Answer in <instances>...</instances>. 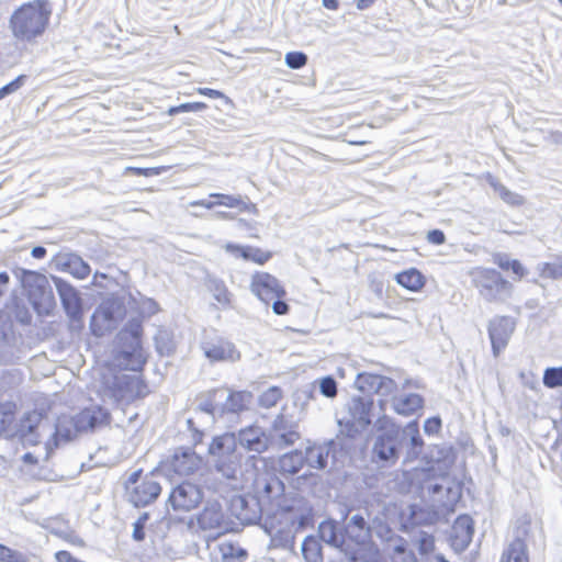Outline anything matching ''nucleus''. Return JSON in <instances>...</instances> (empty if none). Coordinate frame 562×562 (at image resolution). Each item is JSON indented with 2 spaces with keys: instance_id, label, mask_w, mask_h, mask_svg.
Returning a JSON list of instances; mask_svg holds the SVG:
<instances>
[{
  "instance_id": "obj_1",
  "label": "nucleus",
  "mask_w": 562,
  "mask_h": 562,
  "mask_svg": "<svg viewBox=\"0 0 562 562\" xmlns=\"http://www.w3.org/2000/svg\"><path fill=\"white\" fill-rule=\"evenodd\" d=\"M342 530L346 541L349 540L357 546H367L375 535L381 540H391L393 531L380 517H371L366 508L363 510H347L341 515Z\"/></svg>"
},
{
  "instance_id": "obj_2",
  "label": "nucleus",
  "mask_w": 562,
  "mask_h": 562,
  "mask_svg": "<svg viewBox=\"0 0 562 562\" xmlns=\"http://www.w3.org/2000/svg\"><path fill=\"white\" fill-rule=\"evenodd\" d=\"M50 14L52 9L45 0H35L22 4L10 19L13 36L23 42H32L42 36Z\"/></svg>"
},
{
  "instance_id": "obj_3",
  "label": "nucleus",
  "mask_w": 562,
  "mask_h": 562,
  "mask_svg": "<svg viewBox=\"0 0 562 562\" xmlns=\"http://www.w3.org/2000/svg\"><path fill=\"white\" fill-rule=\"evenodd\" d=\"M143 327L139 319H131L116 336L115 366L123 370L140 371L146 362L142 348Z\"/></svg>"
},
{
  "instance_id": "obj_4",
  "label": "nucleus",
  "mask_w": 562,
  "mask_h": 562,
  "mask_svg": "<svg viewBox=\"0 0 562 562\" xmlns=\"http://www.w3.org/2000/svg\"><path fill=\"white\" fill-rule=\"evenodd\" d=\"M378 435L372 446V459L383 465H393L400 458L403 443L402 428L383 414L375 423Z\"/></svg>"
},
{
  "instance_id": "obj_5",
  "label": "nucleus",
  "mask_w": 562,
  "mask_h": 562,
  "mask_svg": "<svg viewBox=\"0 0 562 562\" xmlns=\"http://www.w3.org/2000/svg\"><path fill=\"white\" fill-rule=\"evenodd\" d=\"M470 277L486 302H504L512 295V283L495 269L476 267L470 271Z\"/></svg>"
},
{
  "instance_id": "obj_6",
  "label": "nucleus",
  "mask_w": 562,
  "mask_h": 562,
  "mask_svg": "<svg viewBox=\"0 0 562 562\" xmlns=\"http://www.w3.org/2000/svg\"><path fill=\"white\" fill-rule=\"evenodd\" d=\"M19 278L32 306L40 314H49L56 302L48 278L24 269L21 270Z\"/></svg>"
},
{
  "instance_id": "obj_7",
  "label": "nucleus",
  "mask_w": 562,
  "mask_h": 562,
  "mask_svg": "<svg viewBox=\"0 0 562 562\" xmlns=\"http://www.w3.org/2000/svg\"><path fill=\"white\" fill-rule=\"evenodd\" d=\"M103 395L116 404L130 403L147 394V385L137 374L116 373L106 378Z\"/></svg>"
},
{
  "instance_id": "obj_8",
  "label": "nucleus",
  "mask_w": 562,
  "mask_h": 562,
  "mask_svg": "<svg viewBox=\"0 0 562 562\" xmlns=\"http://www.w3.org/2000/svg\"><path fill=\"white\" fill-rule=\"evenodd\" d=\"M156 471L143 475L142 470L134 471L125 482L127 501L135 507L154 503L161 493V485L156 480Z\"/></svg>"
},
{
  "instance_id": "obj_9",
  "label": "nucleus",
  "mask_w": 562,
  "mask_h": 562,
  "mask_svg": "<svg viewBox=\"0 0 562 562\" xmlns=\"http://www.w3.org/2000/svg\"><path fill=\"white\" fill-rule=\"evenodd\" d=\"M374 403L371 397L355 396L347 403L350 418L346 422L338 419L339 435L353 438L371 424V413Z\"/></svg>"
},
{
  "instance_id": "obj_10",
  "label": "nucleus",
  "mask_w": 562,
  "mask_h": 562,
  "mask_svg": "<svg viewBox=\"0 0 562 562\" xmlns=\"http://www.w3.org/2000/svg\"><path fill=\"white\" fill-rule=\"evenodd\" d=\"M59 295L64 311L69 319V330L79 333L83 328V310L80 293L67 281L59 277H52Z\"/></svg>"
},
{
  "instance_id": "obj_11",
  "label": "nucleus",
  "mask_w": 562,
  "mask_h": 562,
  "mask_svg": "<svg viewBox=\"0 0 562 562\" xmlns=\"http://www.w3.org/2000/svg\"><path fill=\"white\" fill-rule=\"evenodd\" d=\"M124 313V306L117 301L102 303L91 316L90 327L93 335L101 337L115 329Z\"/></svg>"
},
{
  "instance_id": "obj_12",
  "label": "nucleus",
  "mask_w": 562,
  "mask_h": 562,
  "mask_svg": "<svg viewBox=\"0 0 562 562\" xmlns=\"http://www.w3.org/2000/svg\"><path fill=\"white\" fill-rule=\"evenodd\" d=\"M268 435L271 448L284 449L300 439L299 424L292 417L281 413L272 422Z\"/></svg>"
},
{
  "instance_id": "obj_13",
  "label": "nucleus",
  "mask_w": 562,
  "mask_h": 562,
  "mask_svg": "<svg viewBox=\"0 0 562 562\" xmlns=\"http://www.w3.org/2000/svg\"><path fill=\"white\" fill-rule=\"evenodd\" d=\"M342 447L344 443L339 434L334 439L322 443H313L306 447L304 451L306 464L312 469L324 470L328 464V460H335L338 449H342Z\"/></svg>"
},
{
  "instance_id": "obj_14",
  "label": "nucleus",
  "mask_w": 562,
  "mask_h": 562,
  "mask_svg": "<svg viewBox=\"0 0 562 562\" xmlns=\"http://www.w3.org/2000/svg\"><path fill=\"white\" fill-rule=\"evenodd\" d=\"M202 499L201 487L192 482L183 481L171 490L168 502L175 510L189 512L195 508Z\"/></svg>"
},
{
  "instance_id": "obj_15",
  "label": "nucleus",
  "mask_w": 562,
  "mask_h": 562,
  "mask_svg": "<svg viewBox=\"0 0 562 562\" xmlns=\"http://www.w3.org/2000/svg\"><path fill=\"white\" fill-rule=\"evenodd\" d=\"M229 512L243 525L257 524L261 518L260 503L254 496L234 495L229 502Z\"/></svg>"
},
{
  "instance_id": "obj_16",
  "label": "nucleus",
  "mask_w": 562,
  "mask_h": 562,
  "mask_svg": "<svg viewBox=\"0 0 562 562\" xmlns=\"http://www.w3.org/2000/svg\"><path fill=\"white\" fill-rule=\"evenodd\" d=\"M318 535L322 541L333 548L339 549L350 561H357V553L355 550H351L346 542L342 526L339 527L338 521L328 519L321 522L318 526Z\"/></svg>"
},
{
  "instance_id": "obj_17",
  "label": "nucleus",
  "mask_w": 562,
  "mask_h": 562,
  "mask_svg": "<svg viewBox=\"0 0 562 562\" xmlns=\"http://www.w3.org/2000/svg\"><path fill=\"white\" fill-rule=\"evenodd\" d=\"M201 458L191 449L178 448L172 456L164 462L162 470L179 475L192 474L199 469Z\"/></svg>"
},
{
  "instance_id": "obj_18",
  "label": "nucleus",
  "mask_w": 562,
  "mask_h": 562,
  "mask_svg": "<svg viewBox=\"0 0 562 562\" xmlns=\"http://www.w3.org/2000/svg\"><path fill=\"white\" fill-rule=\"evenodd\" d=\"M250 286L251 291L266 304L285 295V290L280 284L279 280L267 272H257L254 274Z\"/></svg>"
},
{
  "instance_id": "obj_19",
  "label": "nucleus",
  "mask_w": 562,
  "mask_h": 562,
  "mask_svg": "<svg viewBox=\"0 0 562 562\" xmlns=\"http://www.w3.org/2000/svg\"><path fill=\"white\" fill-rule=\"evenodd\" d=\"M514 329L515 323L507 316H496L490 322L488 336L495 357L507 346Z\"/></svg>"
},
{
  "instance_id": "obj_20",
  "label": "nucleus",
  "mask_w": 562,
  "mask_h": 562,
  "mask_svg": "<svg viewBox=\"0 0 562 562\" xmlns=\"http://www.w3.org/2000/svg\"><path fill=\"white\" fill-rule=\"evenodd\" d=\"M198 525L203 530H216L223 533L228 530L222 505L217 501H207L198 516Z\"/></svg>"
},
{
  "instance_id": "obj_21",
  "label": "nucleus",
  "mask_w": 562,
  "mask_h": 562,
  "mask_svg": "<svg viewBox=\"0 0 562 562\" xmlns=\"http://www.w3.org/2000/svg\"><path fill=\"white\" fill-rule=\"evenodd\" d=\"M236 438L237 443L250 452L262 453L271 447L269 435L259 426H248L240 429Z\"/></svg>"
},
{
  "instance_id": "obj_22",
  "label": "nucleus",
  "mask_w": 562,
  "mask_h": 562,
  "mask_svg": "<svg viewBox=\"0 0 562 562\" xmlns=\"http://www.w3.org/2000/svg\"><path fill=\"white\" fill-rule=\"evenodd\" d=\"M474 533L473 520L468 515L459 516L449 536L450 544L456 552L464 551L472 541Z\"/></svg>"
},
{
  "instance_id": "obj_23",
  "label": "nucleus",
  "mask_w": 562,
  "mask_h": 562,
  "mask_svg": "<svg viewBox=\"0 0 562 562\" xmlns=\"http://www.w3.org/2000/svg\"><path fill=\"white\" fill-rule=\"evenodd\" d=\"M528 529V524H522L517 527L515 538L504 550L499 562H529L527 544L525 541Z\"/></svg>"
},
{
  "instance_id": "obj_24",
  "label": "nucleus",
  "mask_w": 562,
  "mask_h": 562,
  "mask_svg": "<svg viewBox=\"0 0 562 562\" xmlns=\"http://www.w3.org/2000/svg\"><path fill=\"white\" fill-rule=\"evenodd\" d=\"M74 417L79 434L88 430H93L102 425H106L110 420L109 412L98 405L85 408Z\"/></svg>"
},
{
  "instance_id": "obj_25",
  "label": "nucleus",
  "mask_w": 562,
  "mask_h": 562,
  "mask_svg": "<svg viewBox=\"0 0 562 562\" xmlns=\"http://www.w3.org/2000/svg\"><path fill=\"white\" fill-rule=\"evenodd\" d=\"M204 356L211 361H231L235 362L240 358L239 351L235 346L224 339L216 341L204 342L202 345Z\"/></svg>"
},
{
  "instance_id": "obj_26",
  "label": "nucleus",
  "mask_w": 562,
  "mask_h": 562,
  "mask_svg": "<svg viewBox=\"0 0 562 562\" xmlns=\"http://www.w3.org/2000/svg\"><path fill=\"white\" fill-rule=\"evenodd\" d=\"M252 394L248 391H231L225 389V395L221 401V415L239 414L249 408Z\"/></svg>"
},
{
  "instance_id": "obj_27",
  "label": "nucleus",
  "mask_w": 562,
  "mask_h": 562,
  "mask_svg": "<svg viewBox=\"0 0 562 562\" xmlns=\"http://www.w3.org/2000/svg\"><path fill=\"white\" fill-rule=\"evenodd\" d=\"M237 451L236 434L226 432L222 436L213 438L209 446V453L212 460L218 459L224 456H229Z\"/></svg>"
},
{
  "instance_id": "obj_28",
  "label": "nucleus",
  "mask_w": 562,
  "mask_h": 562,
  "mask_svg": "<svg viewBox=\"0 0 562 562\" xmlns=\"http://www.w3.org/2000/svg\"><path fill=\"white\" fill-rule=\"evenodd\" d=\"M79 431L77 430V425L74 416L70 415H61L57 418L55 424V432H54V441L55 447H58L59 443L68 442L72 438H75Z\"/></svg>"
},
{
  "instance_id": "obj_29",
  "label": "nucleus",
  "mask_w": 562,
  "mask_h": 562,
  "mask_svg": "<svg viewBox=\"0 0 562 562\" xmlns=\"http://www.w3.org/2000/svg\"><path fill=\"white\" fill-rule=\"evenodd\" d=\"M240 457L239 452H235L229 456L212 460V463L214 464L216 472L223 477L231 481H237V474L240 468Z\"/></svg>"
},
{
  "instance_id": "obj_30",
  "label": "nucleus",
  "mask_w": 562,
  "mask_h": 562,
  "mask_svg": "<svg viewBox=\"0 0 562 562\" xmlns=\"http://www.w3.org/2000/svg\"><path fill=\"white\" fill-rule=\"evenodd\" d=\"M424 400L420 395L412 393L402 397H392V408L402 416H411L423 408Z\"/></svg>"
},
{
  "instance_id": "obj_31",
  "label": "nucleus",
  "mask_w": 562,
  "mask_h": 562,
  "mask_svg": "<svg viewBox=\"0 0 562 562\" xmlns=\"http://www.w3.org/2000/svg\"><path fill=\"white\" fill-rule=\"evenodd\" d=\"M403 438L409 437V448L407 450V459H417L422 454L424 447L423 438L419 434L418 423L413 420L402 429Z\"/></svg>"
},
{
  "instance_id": "obj_32",
  "label": "nucleus",
  "mask_w": 562,
  "mask_h": 562,
  "mask_svg": "<svg viewBox=\"0 0 562 562\" xmlns=\"http://www.w3.org/2000/svg\"><path fill=\"white\" fill-rule=\"evenodd\" d=\"M224 395L225 387L209 391L205 397L200 401L199 411L212 416L221 415V401H223Z\"/></svg>"
},
{
  "instance_id": "obj_33",
  "label": "nucleus",
  "mask_w": 562,
  "mask_h": 562,
  "mask_svg": "<svg viewBox=\"0 0 562 562\" xmlns=\"http://www.w3.org/2000/svg\"><path fill=\"white\" fill-rule=\"evenodd\" d=\"M396 282L403 288L417 292L425 284V278L416 268H411L395 274Z\"/></svg>"
},
{
  "instance_id": "obj_34",
  "label": "nucleus",
  "mask_w": 562,
  "mask_h": 562,
  "mask_svg": "<svg viewBox=\"0 0 562 562\" xmlns=\"http://www.w3.org/2000/svg\"><path fill=\"white\" fill-rule=\"evenodd\" d=\"M305 463V456L301 450L288 452L279 460L280 470L288 474L299 473Z\"/></svg>"
},
{
  "instance_id": "obj_35",
  "label": "nucleus",
  "mask_w": 562,
  "mask_h": 562,
  "mask_svg": "<svg viewBox=\"0 0 562 562\" xmlns=\"http://www.w3.org/2000/svg\"><path fill=\"white\" fill-rule=\"evenodd\" d=\"M257 487L261 488L263 495L269 499H274L283 495L284 484L276 475H267L256 481Z\"/></svg>"
},
{
  "instance_id": "obj_36",
  "label": "nucleus",
  "mask_w": 562,
  "mask_h": 562,
  "mask_svg": "<svg viewBox=\"0 0 562 562\" xmlns=\"http://www.w3.org/2000/svg\"><path fill=\"white\" fill-rule=\"evenodd\" d=\"M488 184L494 189L498 196L508 205L520 206L525 199L517 192L510 191L507 187L497 181L494 177H488Z\"/></svg>"
},
{
  "instance_id": "obj_37",
  "label": "nucleus",
  "mask_w": 562,
  "mask_h": 562,
  "mask_svg": "<svg viewBox=\"0 0 562 562\" xmlns=\"http://www.w3.org/2000/svg\"><path fill=\"white\" fill-rule=\"evenodd\" d=\"M301 551L306 562H323L322 544L314 536H307L301 544Z\"/></svg>"
},
{
  "instance_id": "obj_38",
  "label": "nucleus",
  "mask_w": 562,
  "mask_h": 562,
  "mask_svg": "<svg viewBox=\"0 0 562 562\" xmlns=\"http://www.w3.org/2000/svg\"><path fill=\"white\" fill-rule=\"evenodd\" d=\"M63 266L66 271L77 279H85L90 274V266L77 255H69Z\"/></svg>"
},
{
  "instance_id": "obj_39",
  "label": "nucleus",
  "mask_w": 562,
  "mask_h": 562,
  "mask_svg": "<svg viewBox=\"0 0 562 562\" xmlns=\"http://www.w3.org/2000/svg\"><path fill=\"white\" fill-rule=\"evenodd\" d=\"M429 457L434 462L442 463L445 467H449L454 462L456 453L451 446L442 443L434 446L430 449Z\"/></svg>"
},
{
  "instance_id": "obj_40",
  "label": "nucleus",
  "mask_w": 562,
  "mask_h": 562,
  "mask_svg": "<svg viewBox=\"0 0 562 562\" xmlns=\"http://www.w3.org/2000/svg\"><path fill=\"white\" fill-rule=\"evenodd\" d=\"M20 358V350L7 337H3L0 340V364H13Z\"/></svg>"
},
{
  "instance_id": "obj_41",
  "label": "nucleus",
  "mask_w": 562,
  "mask_h": 562,
  "mask_svg": "<svg viewBox=\"0 0 562 562\" xmlns=\"http://www.w3.org/2000/svg\"><path fill=\"white\" fill-rule=\"evenodd\" d=\"M43 416L40 412L33 411L24 415L20 424V431L23 436L33 435L35 429L42 427Z\"/></svg>"
},
{
  "instance_id": "obj_42",
  "label": "nucleus",
  "mask_w": 562,
  "mask_h": 562,
  "mask_svg": "<svg viewBox=\"0 0 562 562\" xmlns=\"http://www.w3.org/2000/svg\"><path fill=\"white\" fill-rule=\"evenodd\" d=\"M542 278L561 279L562 278V256L552 262H541L537 266Z\"/></svg>"
},
{
  "instance_id": "obj_43",
  "label": "nucleus",
  "mask_w": 562,
  "mask_h": 562,
  "mask_svg": "<svg viewBox=\"0 0 562 562\" xmlns=\"http://www.w3.org/2000/svg\"><path fill=\"white\" fill-rule=\"evenodd\" d=\"M381 375L368 372H361L357 374L356 384L362 392H373L379 389V380Z\"/></svg>"
},
{
  "instance_id": "obj_44",
  "label": "nucleus",
  "mask_w": 562,
  "mask_h": 562,
  "mask_svg": "<svg viewBox=\"0 0 562 562\" xmlns=\"http://www.w3.org/2000/svg\"><path fill=\"white\" fill-rule=\"evenodd\" d=\"M271 540L276 547L282 549H292L295 538L291 529H278L271 535Z\"/></svg>"
},
{
  "instance_id": "obj_45",
  "label": "nucleus",
  "mask_w": 562,
  "mask_h": 562,
  "mask_svg": "<svg viewBox=\"0 0 562 562\" xmlns=\"http://www.w3.org/2000/svg\"><path fill=\"white\" fill-rule=\"evenodd\" d=\"M236 249L240 251V256L244 259L252 260L260 265L268 261L271 257L270 252H266V251H263L259 248H255V247H236Z\"/></svg>"
},
{
  "instance_id": "obj_46",
  "label": "nucleus",
  "mask_w": 562,
  "mask_h": 562,
  "mask_svg": "<svg viewBox=\"0 0 562 562\" xmlns=\"http://www.w3.org/2000/svg\"><path fill=\"white\" fill-rule=\"evenodd\" d=\"M318 384L319 392L327 398H335L338 393L337 382L331 375H326L315 381Z\"/></svg>"
},
{
  "instance_id": "obj_47",
  "label": "nucleus",
  "mask_w": 562,
  "mask_h": 562,
  "mask_svg": "<svg viewBox=\"0 0 562 562\" xmlns=\"http://www.w3.org/2000/svg\"><path fill=\"white\" fill-rule=\"evenodd\" d=\"M281 397V389L278 386H271L259 396V405L265 408L273 407Z\"/></svg>"
},
{
  "instance_id": "obj_48",
  "label": "nucleus",
  "mask_w": 562,
  "mask_h": 562,
  "mask_svg": "<svg viewBox=\"0 0 562 562\" xmlns=\"http://www.w3.org/2000/svg\"><path fill=\"white\" fill-rule=\"evenodd\" d=\"M400 543L394 547L393 554L391 557L392 562H417L414 552L408 551L404 544V540L398 538Z\"/></svg>"
},
{
  "instance_id": "obj_49",
  "label": "nucleus",
  "mask_w": 562,
  "mask_h": 562,
  "mask_svg": "<svg viewBox=\"0 0 562 562\" xmlns=\"http://www.w3.org/2000/svg\"><path fill=\"white\" fill-rule=\"evenodd\" d=\"M211 198H216L218 205H224L227 207H236L239 210L246 209V202L239 195H228L222 193H211Z\"/></svg>"
},
{
  "instance_id": "obj_50",
  "label": "nucleus",
  "mask_w": 562,
  "mask_h": 562,
  "mask_svg": "<svg viewBox=\"0 0 562 562\" xmlns=\"http://www.w3.org/2000/svg\"><path fill=\"white\" fill-rule=\"evenodd\" d=\"M0 562H29V558L20 551L0 544Z\"/></svg>"
},
{
  "instance_id": "obj_51",
  "label": "nucleus",
  "mask_w": 562,
  "mask_h": 562,
  "mask_svg": "<svg viewBox=\"0 0 562 562\" xmlns=\"http://www.w3.org/2000/svg\"><path fill=\"white\" fill-rule=\"evenodd\" d=\"M543 384L554 389L562 386V368H548L543 373Z\"/></svg>"
},
{
  "instance_id": "obj_52",
  "label": "nucleus",
  "mask_w": 562,
  "mask_h": 562,
  "mask_svg": "<svg viewBox=\"0 0 562 562\" xmlns=\"http://www.w3.org/2000/svg\"><path fill=\"white\" fill-rule=\"evenodd\" d=\"M284 63L291 69H301L307 64V56L303 52H290L285 54Z\"/></svg>"
},
{
  "instance_id": "obj_53",
  "label": "nucleus",
  "mask_w": 562,
  "mask_h": 562,
  "mask_svg": "<svg viewBox=\"0 0 562 562\" xmlns=\"http://www.w3.org/2000/svg\"><path fill=\"white\" fill-rule=\"evenodd\" d=\"M27 76L20 75L14 80L0 88V101L8 95L19 91L26 82Z\"/></svg>"
},
{
  "instance_id": "obj_54",
  "label": "nucleus",
  "mask_w": 562,
  "mask_h": 562,
  "mask_svg": "<svg viewBox=\"0 0 562 562\" xmlns=\"http://www.w3.org/2000/svg\"><path fill=\"white\" fill-rule=\"evenodd\" d=\"M206 109V104L203 102H188L182 103L177 106H171L168 109L167 113L168 115H176L178 113H184V112H200Z\"/></svg>"
},
{
  "instance_id": "obj_55",
  "label": "nucleus",
  "mask_w": 562,
  "mask_h": 562,
  "mask_svg": "<svg viewBox=\"0 0 562 562\" xmlns=\"http://www.w3.org/2000/svg\"><path fill=\"white\" fill-rule=\"evenodd\" d=\"M220 551L222 553V560L223 562H231L235 557H243L245 558L247 555L246 551L243 549H236L234 544L223 542L220 544Z\"/></svg>"
},
{
  "instance_id": "obj_56",
  "label": "nucleus",
  "mask_w": 562,
  "mask_h": 562,
  "mask_svg": "<svg viewBox=\"0 0 562 562\" xmlns=\"http://www.w3.org/2000/svg\"><path fill=\"white\" fill-rule=\"evenodd\" d=\"M397 390V384L394 380L387 376L381 375L379 380V389H375L374 393L380 396L392 395Z\"/></svg>"
},
{
  "instance_id": "obj_57",
  "label": "nucleus",
  "mask_w": 562,
  "mask_h": 562,
  "mask_svg": "<svg viewBox=\"0 0 562 562\" xmlns=\"http://www.w3.org/2000/svg\"><path fill=\"white\" fill-rule=\"evenodd\" d=\"M435 539L431 535L422 532L418 539V551L422 555H427L434 551Z\"/></svg>"
},
{
  "instance_id": "obj_58",
  "label": "nucleus",
  "mask_w": 562,
  "mask_h": 562,
  "mask_svg": "<svg viewBox=\"0 0 562 562\" xmlns=\"http://www.w3.org/2000/svg\"><path fill=\"white\" fill-rule=\"evenodd\" d=\"M441 428L440 417H431L425 420L424 431L428 435L437 434Z\"/></svg>"
},
{
  "instance_id": "obj_59",
  "label": "nucleus",
  "mask_w": 562,
  "mask_h": 562,
  "mask_svg": "<svg viewBox=\"0 0 562 562\" xmlns=\"http://www.w3.org/2000/svg\"><path fill=\"white\" fill-rule=\"evenodd\" d=\"M214 296L218 303H227L229 301L228 299V292L225 288V285L222 282H215L214 283Z\"/></svg>"
},
{
  "instance_id": "obj_60",
  "label": "nucleus",
  "mask_w": 562,
  "mask_h": 562,
  "mask_svg": "<svg viewBox=\"0 0 562 562\" xmlns=\"http://www.w3.org/2000/svg\"><path fill=\"white\" fill-rule=\"evenodd\" d=\"M126 172H132L137 176L151 177L158 176L160 173L158 168H137V167H127L125 169Z\"/></svg>"
},
{
  "instance_id": "obj_61",
  "label": "nucleus",
  "mask_w": 562,
  "mask_h": 562,
  "mask_svg": "<svg viewBox=\"0 0 562 562\" xmlns=\"http://www.w3.org/2000/svg\"><path fill=\"white\" fill-rule=\"evenodd\" d=\"M272 311L277 315H285L289 312V305L282 297L272 300Z\"/></svg>"
},
{
  "instance_id": "obj_62",
  "label": "nucleus",
  "mask_w": 562,
  "mask_h": 562,
  "mask_svg": "<svg viewBox=\"0 0 562 562\" xmlns=\"http://www.w3.org/2000/svg\"><path fill=\"white\" fill-rule=\"evenodd\" d=\"M140 311L143 314L151 316L158 312V304L154 300L147 299L143 302Z\"/></svg>"
},
{
  "instance_id": "obj_63",
  "label": "nucleus",
  "mask_w": 562,
  "mask_h": 562,
  "mask_svg": "<svg viewBox=\"0 0 562 562\" xmlns=\"http://www.w3.org/2000/svg\"><path fill=\"white\" fill-rule=\"evenodd\" d=\"M428 241L435 244V245H441L446 240V236L442 231L440 229H432L428 233Z\"/></svg>"
},
{
  "instance_id": "obj_64",
  "label": "nucleus",
  "mask_w": 562,
  "mask_h": 562,
  "mask_svg": "<svg viewBox=\"0 0 562 562\" xmlns=\"http://www.w3.org/2000/svg\"><path fill=\"white\" fill-rule=\"evenodd\" d=\"M57 562H77L78 559L74 558L70 552L61 550L55 553Z\"/></svg>"
}]
</instances>
